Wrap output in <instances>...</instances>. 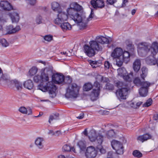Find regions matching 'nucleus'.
Wrapping results in <instances>:
<instances>
[{"mask_svg": "<svg viewBox=\"0 0 158 158\" xmlns=\"http://www.w3.org/2000/svg\"><path fill=\"white\" fill-rule=\"evenodd\" d=\"M138 54L141 56H145L150 52L152 56H150L146 59L147 64L150 65H155L157 64L158 67V43L154 42L151 45L146 42H142L139 44L138 47Z\"/></svg>", "mask_w": 158, "mask_h": 158, "instance_id": "nucleus-1", "label": "nucleus"}, {"mask_svg": "<svg viewBox=\"0 0 158 158\" xmlns=\"http://www.w3.org/2000/svg\"><path fill=\"white\" fill-rule=\"evenodd\" d=\"M52 73V70L49 67H46L41 69V76L42 81L48 82L44 85L40 84L38 85V88L43 92L48 91L50 96L53 98L56 96L55 91L56 87L52 82L48 81Z\"/></svg>", "mask_w": 158, "mask_h": 158, "instance_id": "nucleus-2", "label": "nucleus"}, {"mask_svg": "<svg viewBox=\"0 0 158 158\" xmlns=\"http://www.w3.org/2000/svg\"><path fill=\"white\" fill-rule=\"evenodd\" d=\"M67 15L70 16L75 22V23L80 26V29L86 26L88 22L91 20L94 16V13L92 9L88 18L82 16L77 13H67Z\"/></svg>", "mask_w": 158, "mask_h": 158, "instance_id": "nucleus-3", "label": "nucleus"}, {"mask_svg": "<svg viewBox=\"0 0 158 158\" xmlns=\"http://www.w3.org/2000/svg\"><path fill=\"white\" fill-rule=\"evenodd\" d=\"M68 18V15L65 12L61 11H58V14L57 15V18L54 20L56 24L57 25L60 24V27L64 31L67 30H69L71 28L70 24L68 23L64 22L67 20Z\"/></svg>", "mask_w": 158, "mask_h": 158, "instance_id": "nucleus-4", "label": "nucleus"}, {"mask_svg": "<svg viewBox=\"0 0 158 158\" xmlns=\"http://www.w3.org/2000/svg\"><path fill=\"white\" fill-rule=\"evenodd\" d=\"M90 46L85 45L83 47V51L86 55L89 57L94 56L95 54V50L97 51H101L102 49V46L99 45L94 40L90 41L89 42Z\"/></svg>", "mask_w": 158, "mask_h": 158, "instance_id": "nucleus-5", "label": "nucleus"}, {"mask_svg": "<svg viewBox=\"0 0 158 158\" xmlns=\"http://www.w3.org/2000/svg\"><path fill=\"white\" fill-rule=\"evenodd\" d=\"M66 89L65 97L67 98H76L79 94L80 87L75 83H68Z\"/></svg>", "mask_w": 158, "mask_h": 158, "instance_id": "nucleus-6", "label": "nucleus"}, {"mask_svg": "<svg viewBox=\"0 0 158 158\" xmlns=\"http://www.w3.org/2000/svg\"><path fill=\"white\" fill-rule=\"evenodd\" d=\"M52 80L53 82L56 84H61L63 81L66 83H70L72 81V79L69 76H67L64 78V76L57 73L52 76Z\"/></svg>", "mask_w": 158, "mask_h": 158, "instance_id": "nucleus-7", "label": "nucleus"}, {"mask_svg": "<svg viewBox=\"0 0 158 158\" xmlns=\"http://www.w3.org/2000/svg\"><path fill=\"white\" fill-rule=\"evenodd\" d=\"M89 138L91 142L96 141L98 143L97 146L101 145L103 140V136L102 135H97L96 131L92 130L89 133Z\"/></svg>", "mask_w": 158, "mask_h": 158, "instance_id": "nucleus-8", "label": "nucleus"}, {"mask_svg": "<svg viewBox=\"0 0 158 158\" xmlns=\"http://www.w3.org/2000/svg\"><path fill=\"white\" fill-rule=\"evenodd\" d=\"M100 85L97 81H95L93 85V90L90 96L92 101L97 100L99 98L100 92Z\"/></svg>", "mask_w": 158, "mask_h": 158, "instance_id": "nucleus-9", "label": "nucleus"}, {"mask_svg": "<svg viewBox=\"0 0 158 158\" xmlns=\"http://www.w3.org/2000/svg\"><path fill=\"white\" fill-rule=\"evenodd\" d=\"M130 54L127 51L123 52L122 49L119 48V67L122 65L123 62L127 63L130 61Z\"/></svg>", "mask_w": 158, "mask_h": 158, "instance_id": "nucleus-10", "label": "nucleus"}, {"mask_svg": "<svg viewBox=\"0 0 158 158\" xmlns=\"http://www.w3.org/2000/svg\"><path fill=\"white\" fill-rule=\"evenodd\" d=\"M119 76L122 77L124 80L130 82L133 77V73H131L128 74L126 69L122 67L119 68Z\"/></svg>", "mask_w": 158, "mask_h": 158, "instance_id": "nucleus-11", "label": "nucleus"}, {"mask_svg": "<svg viewBox=\"0 0 158 158\" xmlns=\"http://www.w3.org/2000/svg\"><path fill=\"white\" fill-rule=\"evenodd\" d=\"M121 87L119 90V99H125L128 94V89L126 85H124L122 82L119 81V86Z\"/></svg>", "mask_w": 158, "mask_h": 158, "instance_id": "nucleus-12", "label": "nucleus"}, {"mask_svg": "<svg viewBox=\"0 0 158 158\" xmlns=\"http://www.w3.org/2000/svg\"><path fill=\"white\" fill-rule=\"evenodd\" d=\"M82 7L77 2H73L70 4V7L67 10V13H77L82 9Z\"/></svg>", "mask_w": 158, "mask_h": 158, "instance_id": "nucleus-13", "label": "nucleus"}, {"mask_svg": "<svg viewBox=\"0 0 158 158\" xmlns=\"http://www.w3.org/2000/svg\"><path fill=\"white\" fill-rule=\"evenodd\" d=\"M97 154V151L93 146H90L87 148L85 155L87 158H94Z\"/></svg>", "mask_w": 158, "mask_h": 158, "instance_id": "nucleus-14", "label": "nucleus"}, {"mask_svg": "<svg viewBox=\"0 0 158 158\" xmlns=\"http://www.w3.org/2000/svg\"><path fill=\"white\" fill-rule=\"evenodd\" d=\"M6 34H11L19 31L20 30V27L18 25L14 28L12 25H10L6 26Z\"/></svg>", "mask_w": 158, "mask_h": 158, "instance_id": "nucleus-15", "label": "nucleus"}, {"mask_svg": "<svg viewBox=\"0 0 158 158\" xmlns=\"http://www.w3.org/2000/svg\"><path fill=\"white\" fill-rule=\"evenodd\" d=\"M0 7L3 10H10L13 9L12 5L7 1H2L0 2Z\"/></svg>", "mask_w": 158, "mask_h": 158, "instance_id": "nucleus-16", "label": "nucleus"}, {"mask_svg": "<svg viewBox=\"0 0 158 158\" xmlns=\"http://www.w3.org/2000/svg\"><path fill=\"white\" fill-rule=\"evenodd\" d=\"M90 2L91 5L94 8H102L104 6V2L102 0H92Z\"/></svg>", "mask_w": 158, "mask_h": 158, "instance_id": "nucleus-17", "label": "nucleus"}, {"mask_svg": "<svg viewBox=\"0 0 158 158\" xmlns=\"http://www.w3.org/2000/svg\"><path fill=\"white\" fill-rule=\"evenodd\" d=\"M109 38H106L102 36H97L96 37V41L98 44L101 45L99 43L102 44H108L110 43Z\"/></svg>", "mask_w": 158, "mask_h": 158, "instance_id": "nucleus-18", "label": "nucleus"}, {"mask_svg": "<svg viewBox=\"0 0 158 158\" xmlns=\"http://www.w3.org/2000/svg\"><path fill=\"white\" fill-rule=\"evenodd\" d=\"M9 15L11 20L12 23H17L19 19V17L18 13L15 12L9 13Z\"/></svg>", "mask_w": 158, "mask_h": 158, "instance_id": "nucleus-19", "label": "nucleus"}, {"mask_svg": "<svg viewBox=\"0 0 158 158\" xmlns=\"http://www.w3.org/2000/svg\"><path fill=\"white\" fill-rule=\"evenodd\" d=\"M118 131L114 129L110 130L106 133V135L108 139L116 138L118 133Z\"/></svg>", "mask_w": 158, "mask_h": 158, "instance_id": "nucleus-20", "label": "nucleus"}, {"mask_svg": "<svg viewBox=\"0 0 158 158\" xmlns=\"http://www.w3.org/2000/svg\"><path fill=\"white\" fill-rule=\"evenodd\" d=\"M44 139L41 137L37 138L35 141V144L36 146L40 149H42L44 147Z\"/></svg>", "mask_w": 158, "mask_h": 158, "instance_id": "nucleus-21", "label": "nucleus"}, {"mask_svg": "<svg viewBox=\"0 0 158 158\" xmlns=\"http://www.w3.org/2000/svg\"><path fill=\"white\" fill-rule=\"evenodd\" d=\"M19 111L23 114H27L28 115L31 114L32 113L31 108L29 107L26 108L25 107L22 106L19 108Z\"/></svg>", "mask_w": 158, "mask_h": 158, "instance_id": "nucleus-22", "label": "nucleus"}, {"mask_svg": "<svg viewBox=\"0 0 158 158\" xmlns=\"http://www.w3.org/2000/svg\"><path fill=\"white\" fill-rule=\"evenodd\" d=\"M151 137V135L148 134H146L138 136L137 138V140L142 142L146 141L150 139Z\"/></svg>", "mask_w": 158, "mask_h": 158, "instance_id": "nucleus-23", "label": "nucleus"}, {"mask_svg": "<svg viewBox=\"0 0 158 158\" xmlns=\"http://www.w3.org/2000/svg\"><path fill=\"white\" fill-rule=\"evenodd\" d=\"M141 66L140 61L139 60H136L133 63V67L135 71H138L140 69Z\"/></svg>", "mask_w": 158, "mask_h": 158, "instance_id": "nucleus-24", "label": "nucleus"}, {"mask_svg": "<svg viewBox=\"0 0 158 158\" xmlns=\"http://www.w3.org/2000/svg\"><path fill=\"white\" fill-rule=\"evenodd\" d=\"M15 85V87L16 90L18 91L21 90L22 88V84L19 81L16 80H14L12 81Z\"/></svg>", "mask_w": 158, "mask_h": 158, "instance_id": "nucleus-25", "label": "nucleus"}, {"mask_svg": "<svg viewBox=\"0 0 158 158\" xmlns=\"http://www.w3.org/2000/svg\"><path fill=\"white\" fill-rule=\"evenodd\" d=\"M111 145L113 149L118 153V141L113 140L111 142Z\"/></svg>", "mask_w": 158, "mask_h": 158, "instance_id": "nucleus-26", "label": "nucleus"}, {"mask_svg": "<svg viewBox=\"0 0 158 158\" xmlns=\"http://www.w3.org/2000/svg\"><path fill=\"white\" fill-rule=\"evenodd\" d=\"M154 84V83H150L148 81H145L142 82L141 86V87L148 90L149 87Z\"/></svg>", "mask_w": 158, "mask_h": 158, "instance_id": "nucleus-27", "label": "nucleus"}, {"mask_svg": "<svg viewBox=\"0 0 158 158\" xmlns=\"http://www.w3.org/2000/svg\"><path fill=\"white\" fill-rule=\"evenodd\" d=\"M77 145L79 147L80 151H83L86 148L85 142V141L80 140L77 143Z\"/></svg>", "mask_w": 158, "mask_h": 158, "instance_id": "nucleus-28", "label": "nucleus"}, {"mask_svg": "<svg viewBox=\"0 0 158 158\" xmlns=\"http://www.w3.org/2000/svg\"><path fill=\"white\" fill-rule=\"evenodd\" d=\"M23 85L25 88L29 89H31L33 86L32 81L31 80L25 81Z\"/></svg>", "mask_w": 158, "mask_h": 158, "instance_id": "nucleus-29", "label": "nucleus"}, {"mask_svg": "<svg viewBox=\"0 0 158 158\" xmlns=\"http://www.w3.org/2000/svg\"><path fill=\"white\" fill-rule=\"evenodd\" d=\"M148 90L141 87L139 90V93L140 95L143 97H146L148 94Z\"/></svg>", "mask_w": 158, "mask_h": 158, "instance_id": "nucleus-30", "label": "nucleus"}, {"mask_svg": "<svg viewBox=\"0 0 158 158\" xmlns=\"http://www.w3.org/2000/svg\"><path fill=\"white\" fill-rule=\"evenodd\" d=\"M111 56L114 59L118 58V48L116 47L113 50L111 54Z\"/></svg>", "mask_w": 158, "mask_h": 158, "instance_id": "nucleus-31", "label": "nucleus"}, {"mask_svg": "<svg viewBox=\"0 0 158 158\" xmlns=\"http://www.w3.org/2000/svg\"><path fill=\"white\" fill-rule=\"evenodd\" d=\"M92 88H93V86L90 83L85 84L83 86V90L86 91H89Z\"/></svg>", "mask_w": 158, "mask_h": 158, "instance_id": "nucleus-32", "label": "nucleus"}, {"mask_svg": "<svg viewBox=\"0 0 158 158\" xmlns=\"http://www.w3.org/2000/svg\"><path fill=\"white\" fill-rule=\"evenodd\" d=\"M95 78L97 81L102 82L107 81L108 80V78L104 77L100 75H97L96 76Z\"/></svg>", "mask_w": 158, "mask_h": 158, "instance_id": "nucleus-33", "label": "nucleus"}, {"mask_svg": "<svg viewBox=\"0 0 158 158\" xmlns=\"http://www.w3.org/2000/svg\"><path fill=\"white\" fill-rule=\"evenodd\" d=\"M108 157L110 158H118V152L117 153L115 152L114 153H113L112 152H110L108 153Z\"/></svg>", "mask_w": 158, "mask_h": 158, "instance_id": "nucleus-34", "label": "nucleus"}, {"mask_svg": "<svg viewBox=\"0 0 158 158\" xmlns=\"http://www.w3.org/2000/svg\"><path fill=\"white\" fill-rule=\"evenodd\" d=\"M38 71L37 68L35 67H32L29 71V73L31 76H33L35 75Z\"/></svg>", "mask_w": 158, "mask_h": 158, "instance_id": "nucleus-35", "label": "nucleus"}, {"mask_svg": "<svg viewBox=\"0 0 158 158\" xmlns=\"http://www.w3.org/2000/svg\"><path fill=\"white\" fill-rule=\"evenodd\" d=\"M52 8L54 11H58L60 8L59 4L57 2H53L52 3Z\"/></svg>", "mask_w": 158, "mask_h": 158, "instance_id": "nucleus-36", "label": "nucleus"}, {"mask_svg": "<svg viewBox=\"0 0 158 158\" xmlns=\"http://www.w3.org/2000/svg\"><path fill=\"white\" fill-rule=\"evenodd\" d=\"M142 102H132L131 104V106L134 108H138L140 105L142 104Z\"/></svg>", "mask_w": 158, "mask_h": 158, "instance_id": "nucleus-37", "label": "nucleus"}, {"mask_svg": "<svg viewBox=\"0 0 158 158\" xmlns=\"http://www.w3.org/2000/svg\"><path fill=\"white\" fill-rule=\"evenodd\" d=\"M132 154L134 156L137 158H140L142 156V154L139 151L135 150L134 151Z\"/></svg>", "mask_w": 158, "mask_h": 158, "instance_id": "nucleus-38", "label": "nucleus"}, {"mask_svg": "<svg viewBox=\"0 0 158 158\" xmlns=\"http://www.w3.org/2000/svg\"><path fill=\"white\" fill-rule=\"evenodd\" d=\"M0 43L2 46L6 47L9 46V43L5 39H2L0 40Z\"/></svg>", "mask_w": 158, "mask_h": 158, "instance_id": "nucleus-39", "label": "nucleus"}, {"mask_svg": "<svg viewBox=\"0 0 158 158\" xmlns=\"http://www.w3.org/2000/svg\"><path fill=\"white\" fill-rule=\"evenodd\" d=\"M133 82L137 86H141L142 82L141 81L140 79L138 77L135 78L134 81Z\"/></svg>", "mask_w": 158, "mask_h": 158, "instance_id": "nucleus-40", "label": "nucleus"}, {"mask_svg": "<svg viewBox=\"0 0 158 158\" xmlns=\"http://www.w3.org/2000/svg\"><path fill=\"white\" fill-rule=\"evenodd\" d=\"M142 74L141 75V78L143 80L147 75V69L145 68H143L142 69Z\"/></svg>", "mask_w": 158, "mask_h": 158, "instance_id": "nucleus-41", "label": "nucleus"}, {"mask_svg": "<svg viewBox=\"0 0 158 158\" xmlns=\"http://www.w3.org/2000/svg\"><path fill=\"white\" fill-rule=\"evenodd\" d=\"M7 76L5 75H4L2 71L0 73V82L6 81L7 80Z\"/></svg>", "mask_w": 158, "mask_h": 158, "instance_id": "nucleus-42", "label": "nucleus"}, {"mask_svg": "<svg viewBox=\"0 0 158 158\" xmlns=\"http://www.w3.org/2000/svg\"><path fill=\"white\" fill-rule=\"evenodd\" d=\"M152 99H149L143 105V106L144 107H146L150 106L152 103Z\"/></svg>", "mask_w": 158, "mask_h": 158, "instance_id": "nucleus-43", "label": "nucleus"}, {"mask_svg": "<svg viewBox=\"0 0 158 158\" xmlns=\"http://www.w3.org/2000/svg\"><path fill=\"white\" fill-rule=\"evenodd\" d=\"M98 62L96 61H93L90 60L89 64L93 68H95L98 66L97 63Z\"/></svg>", "mask_w": 158, "mask_h": 158, "instance_id": "nucleus-44", "label": "nucleus"}, {"mask_svg": "<svg viewBox=\"0 0 158 158\" xmlns=\"http://www.w3.org/2000/svg\"><path fill=\"white\" fill-rule=\"evenodd\" d=\"M119 141H120V144L124 145L126 142L127 140L123 136L120 137L119 138Z\"/></svg>", "mask_w": 158, "mask_h": 158, "instance_id": "nucleus-45", "label": "nucleus"}, {"mask_svg": "<svg viewBox=\"0 0 158 158\" xmlns=\"http://www.w3.org/2000/svg\"><path fill=\"white\" fill-rule=\"evenodd\" d=\"M34 81L35 82H39L42 81L41 76L36 75L33 78Z\"/></svg>", "mask_w": 158, "mask_h": 158, "instance_id": "nucleus-46", "label": "nucleus"}, {"mask_svg": "<svg viewBox=\"0 0 158 158\" xmlns=\"http://www.w3.org/2000/svg\"><path fill=\"white\" fill-rule=\"evenodd\" d=\"M65 151H71V147L67 144L64 145L62 148Z\"/></svg>", "mask_w": 158, "mask_h": 158, "instance_id": "nucleus-47", "label": "nucleus"}, {"mask_svg": "<svg viewBox=\"0 0 158 158\" xmlns=\"http://www.w3.org/2000/svg\"><path fill=\"white\" fill-rule=\"evenodd\" d=\"M35 21L36 23L38 24H40L42 23V17L40 15H38L37 16Z\"/></svg>", "mask_w": 158, "mask_h": 158, "instance_id": "nucleus-48", "label": "nucleus"}, {"mask_svg": "<svg viewBox=\"0 0 158 158\" xmlns=\"http://www.w3.org/2000/svg\"><path fill=\"white\" fill-rule=\"evenodd\" d=\"M44 39L47 41H50L52 39V36L50 35H46L44 37Z\"/></svg>", "mask_w": 158, "mask_h": 158, "instance_id": "nucleus-49", "label": "nucleus"}, {"mask_svg": "<svg viewBox=\"0 0 158 158\" xmlns=\"http://www.w3.org/2000/svg\"><path fill=\"white\" fill-rule=\"evenodd\" d=\"M106 88L109 90H113L114 89V86L112 84L109 83H107L106 84Z\"/></svg>", "mask_w": 158, "mask_h": 158, "instance_id": "nucleus-50", "label": "nucleus"}, {"mask_svg": "<svg viewBox=\"0 0 158 158\" xmlns=\"http://www.w3.org/2000/svg\"><path fill=\"white\" fill-rule=\"evenodd\" d=\"M59 115V114L58 113H56V114L54 116H51L49 118L48 122H49L50 123H51V122L54 119H56L55 117L56 116L57 117Z\"/></svg>", "mask_w": 158, "mask_h": 158, "instance_id": "nucleus-51", "label": "nucleus"}, {"mask_svg": "<svg viewBox=\"0 0 158 158\" xmlns=\"http://www.w3.org/2000/svg\"><path fill=\"white\" fill-rule=\"evenodd\" d=\"M97 147L98 149L99 150V151L101 153L104 154L106 152L105 150L102 148V147L101 145L100 146H97Z\"/></svg>", "mask_w": 158, "mask_h": 158, "instance_id": "nucleus-52", "label": "nucleus"}, {"mask_svg": "<svg viewBox=\"0 0 158 158\" xmlns=\"http://www.w3.org/2000/svg\"><path fill=\"white\" fill-rule=\"evenodd\" d=\"M111 66L110 63L108 61H106L105 62L104 66L106 69H108Z\"/></svg>", "mask_w": 158, "mask_h": 158, "instance_id": "nucleus-53", "label": "nucleus"}, {"mask_svg": "<svg viewBox=\"0 0 158 158\" xmlns=\"http://www.w3.org/2000/svg\"><path fill=\"white\" fill-rule=\"evenodd\" d=\"M117 0H106L107 4L113 5L117 2Z\"/></svg>", "mask_w": 158, "mask_h": 158, "instance_id": "nucleus-54", "label": "nucleus"}, {"mask_svg": "<svg viewBox=\"0 0 158 158\" xmlns=\"http://www.w3.org/2000/svg\"><path fill=\"white\" fill-rule=\"evenodd\" d=\"M128 0H123V3L121 6V7H123L126 6V3L128 2Z\"/></svg>", "mask_w": 158, "mask_h": 158, "instance_id": "nucleus-55", "label": "nucleus"}, {"mask_svg": "<svg viewBox=\"0 0 158 158\" xmlns=\"http://www.w3.org/2000/svg\"><path fill=\"white\" fill-rule=\"evenodd\" d=\"M84 116V114L83 113H80L79 116L77 117V118L79 119H81L83 118Z\"/></svg>", "mask_w": 158, "mask_h": 158, "instance_id": "nucleus-56", "label": "nucleus"}, {"mask_svg": "<svg viewBox=\"0 0 158 158\" xmlns=\"http://www.w3.org/2000/svg\"><path fill=\"white\" fill-rule=\"evenodd\" d=\"M36 2V0H30V4L31 5H33L35 4Z\"/></svg>", "mask_w": 158, "mask_h": 158, "instance_id": "nucleus-57", "label": "nucleus"}, {"mask_svg": "<svg viewBox=\"0 0 158 158\" xmlns=\"http://www.w3.org/2000/svg\"><path fill=\"white\" fill-rule=\"evenodd\" d=\"M124 152V148L120 149H119V155H122L123 154Z\"/></svg>", "mask_w": 158, "mask_h": 158, "instance_id": "nucleus-58", "label": "nucleus"}, {"mask_svg": "<svg viewBox=\"0 0 158 158\" xmlns=\"http://www.w3.org/2000/svg\"><path fill=\"white\" fill-rule=\"evenodd\" d=\"M82 133L85 135L87 136L88 135V133L87 129H85Z\"/></svg>", "mask_w": 158, "mask_h": 158, "instance_id": "nucleus-59", "label": "nucleus"}, {"mask_svg": "<svg viewBox=\"0 0 158 158\" xmlns=\"http://www.w3.org/2000/svg\"><path fill=\"white\" fill-rule=\"evenodd\" d=\"M154 119L156 120L158 119V114H155L154 116Z\"/></svg>", "mask_w": 158, "mask_h": 158, "instance_id": "nucleus-60", "label": "nucleus"}, {"mask_svg": "<svg viewBox=\"0 0 158 158\" xmlns=\"http://www.w3.org/2000/svg\"><path fill=\"white\" fill-rule=\"evenodd\" d=\"M61 54H63V55H66V56H71L70 55H68V53H67V52H61Z\"/></svg>", "mask_w": 158, "mask_h": 158, "instance_id": "nucleus-61", "label": "nucleus"}, {"mask_svg": "<svg viewBox=\"0 0 158 158\" xmlns=\"http://www.w3.org/2000/svg\"><path fill=\"white\" fill-rule=\"evenodd\" d=\"M48 133L49 134H52V135H54L55 134V133L53 132L52 130H49Z\"/></svg>", "mask_w": 158, "mask_h": 158, "instance_id": "nucleus-62", "label": "nucleus"}, {"mask_svg": "<svg viewBox=\"0 0 158 158\" xmlns=\"http://www.w3.org/2000/svg\"><path fill=\"white\" fill-rule=\"evenodd\" d=\"M124 145L120 144V141H119V149H121L124 148Z\"/></svg>", "mask_w": 158, "mask_h": 158, "instance_id": "nucleus-63", "label": "nucleus"}, {"mask_svg": "<svg viewBox=\"0 0 158 158\" xmlns=\"http://www.w3.org/2000/svg\"><path fill=\"white\" fill-rule=\"evenodd\" d=\"M58 158H66L63 155H60L58 156Z\"/></svg>", "mask_w": 158, "mask_h": 158, "instance_id": "nucleus-64", "label": "nucleus"}]
</instances>
